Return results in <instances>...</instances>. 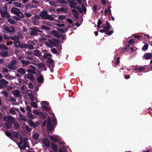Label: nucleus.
<instances>
[{"label": "nucleus", "instance_id": "obj_52", "mask_svg": "<svg viewBox=\"0 0 152 152\" xmlns=\"http://www.w3.org/2000/svg\"><path fill=\"white\" fill-rule=\"evenodd\" d=\"M27 115L28 117L30 119H33V115L31 113L28 112L27 113Z\"/></svg>", "mask_w": 152, "mask_h": 152}, {"label": "nucleus", "instance_id": "obj_27", "mask_svg": "<svg viewBox=\"0 0 152 152\" xmlns=\"http://www.w3.org/2000/svg\"><path fill=\"white\" fill-rule=\"evenodd\" d=\"M8 50V48L4 44H1L0 45V50Z\"/></svg>", "mask_w": 152, "mask_h": 152}, {"label": "nucleus", "instance_id": "obj_18", "mask_svg": "<svg viewBox=\"0 0 152 152\" xmlns=\"http://www.w3.org/2000/svg\"><path fill=\"white\" fill-rule=\"evenodd\" d=\"M1 15L2 17L9 18L11 17L10 15L7 12H7H2V13L1 14Z\"/></svg>", "mask_w": 152, "mask_h": 152}, {"label": "nucleus", "instance_id": "obj_40", "mask_svg": "<svg viewBox=\"0 0 152 152\" xmlns=\"http://www.w3.org/2000/svg\"><path fill=\"white\" fill-rule=\"evenodd\" d=\"M45 18V19H48L51 21H53L54 19V18L48 14L46 18Z\"/></svg>", "mask_w": 152, "mask_h": 152}, {"label": "nucleus", "instance_id": "obj_61", "mask_svg": "<svg viewBox=\"0 0 152 152\" xmlns=\"http://www.w3.org/2000/svg\"><path fill=\"white\" fill-rule=\"evenodd\" d=\"M26 129L28 131V132H31V129L28 126L26 125L25 127Z\"/></svg>", "mask_w": 152, "mask_h": 152}, {"label": "nucleus", "instance_id": "obj_44", "mask_svg": "<svg viewBox=\"0 0 152 152\" xmlns=\"http://www.w3.org/2000/svg\"><path fill=\"white\" fill-rule=\"evenodd\" d=\"M74 8H76L78 10V11L80 13H82L83 12V10L81 8L78 6H75Z\"/></svg>", "mask_w": 152, "mask_h": 152}, {"label": "nucleus", "instance_id": "obj_42", "mask_svg": "<svg viewBox=\"0 0 152 152\" xmlns=\"http://www.w3.org/2000/svg\"><path fill=\"white\" fill-rule=\"evenodd\" d=\"M148 45L146 44L142 47V49L143 51H145L148 49Z\"/></svg>", "mask_w": 152, "mask_h": 152}, {"label": "nucleus", "instance_id": "obj_1", "mask_svg": "<svg viewBox=\"0 0 152 152\" xmlns=\"http://www.w3.org/2000/svg\"><path fill=\"white\" fill-rule=\"evenodd\" d=\"M46 62L47 65L50 69H53L54 68V61L52 58H50L46 60Z\"/></svg>", "mask_w": 152, "mask_h": 152}, {"label": "nucleus", "instance_id": "obj_37", "mask_svg": "<svg viewBox=\"0 0 152 152\" xmlns=\"http://www.w3.org/2000/svg\"><path fill=\"white\" fill-rule=\"evenodd\" d=\"M20 92L17 90H16L13 93L14 95L17 97H18L20 96Z\"/></svg>", "mask_w": 152, "mask_h": 152}, {"label": "nucleus", "instance_id": "obj_11", "mask_svg": "<svg viewBox=\"0 0 152 152\" xmlns=\"http://www.w3.org/2000/svg\"><path fill=\"white\" fill-rule=\"evenodd\" d=\"M11 11L12 13L17 15L19 12H20V10L17 8L13 7L11 9Z\"/></svg>", "mask_w": 152, "mask_h": 152}, {"label": "nucleus", "instance_id": "obj_31", "mask_svg": "<svg viewBox=\"0 0 152 152\" xmlns=\"http://www.w3.org/2000/svg\"><path fill=\"white\" fill-rule=\"evenodd\" d=\"M52 56V55L50 53H47L46 55H44L43 56V58L45 59L47 58L49 59V58H51Z\"/></svg>", "mask_w": 152, "mask_h": 152}, {"label": "nucleus", "instance_id": "obj_8", "mask_svg": "<svg viewBox=\"0 0 152 152\" xmlns=\"http://www.w3.org/2000/svg\"><path fill=\"white\" fill-rule=\"evenodd\" d=\"M27 93L28 96L30 97L29 99L30 100L32 101H34V96L32 93L31 90L30 89L27 90Z\"/></svg>", "mask_w": 152, "mask_h": 152}, {"label": "nucleus", "instance_id": "obj_9", "mask_svg": "<svg viewBox=\"0 0 152 152\" xmlns=\"http://www.w3.org/2000/svg\"><path fill=\"white\" fill-rule=\"evenodd\" d=\"M51 33L55 37L60 38L61 36V34H60L56 30H53L51 32Z\"/></svg>", "mask_w": 152, "mask_h": 152}, {"label": "nucleus", "instance_id": "obj_14", "mask_svg": "<svg viewBox=\"0 0 152 152\" xmlns=\"http://www.w3.org/2000/svg\"><path fill=\"white\" fill-rule=\"evenodd\" d=\"M20 62L22 63V66H26L30 63V62L27 60H21Z\"/></svg>", "mask_w": 152, "mask_h": 152}, {"label": "nucleus", "instance_id": "obj_19", "mask_svg": "<svg viewBox=\"0 0 152 152\" xmlns=\"http://www.w3.org/2000/svg\"><path fill=\"white\" fill-rule=\"evenodd\" d=\"M28 124L31 126H33L34 128H36L37 126V125L36 126V123L32 121L29 120L28 121Z\"/></svg>", "mask_w": 152, "mask_h": 152}, {"label": "nucleus", "instance_id": "obj_20", "mask_svg": "<svg viewBox=\"0 0 152 152\" xmlns=\"http://www.w3.org/2000/svg\"><path fill=\"white\" fill-rule=\"evenodd\" d=\"M51 147L52 149L55 152H56L57 151V148L56 145L53 142H52L51 144Z\"/></svg>", "mask_w": 152, "mask_h": 152}, {"label": "nucleus", "instance_id": "obj_6", "mask_svg": "<svg viewBox=\"0 0 152 152\" xmlns=\"http://www.w3.org/2000/svg\"><path fill=\"white\" fill-rule=\"evenodd\" d=\"M30 29L31 30H32V31H31L30 32V35L31 36L34 35L37 36L39 34L37 31L34 30V29H37L36 27H34L33 28L30 27Z\"/></svg>", "mask_w": 152, "mask_h": 152}, {"label": "nucleus", "instance_id": "obj_53", "mask_svg": "<svg viewBox=\"0 0 152 152\" xmlns=\"http://www.w3.org/2000/svg\"><path fill=\"white\" fill-rule=\"evenodd\" d=\"M111 7L110 6H108L107 9H106L104 11V15H105L107 13V11H109V10H110Z\"/></svg>", "mask_w": 152, "mask_h": 152}, {"label": "nucleus", "instance_id": "obj_15", "mask_svg": "<svg viewBox=\"0 0 152 152\" xmlns=\"http://www.w3.org/2000/svg\"><path fill=\"white\" fill-rule=\"evenodd\" d=\"M42 142L46 147H49L50 146V142L48 139H44L43 140Z\"/></svg>", "mask_w": 152, "mask_h": 152}, {"label": "nucleus", "instance_id": "obj_35", "mask_svg": "<svg viewBox=\"0 0 152 152\" xmlns=\"http://www.w3.org/2000/svg\"><path fill=\"white\" fill-rule=\"evenodd\" d=\"M7 20L10 24L14 25L16 23L15 21L11 18H8Z\"/></svg>", "mask_w": 152, "mask_h": 152}, {"label": "nucleus", "instance_id": "obj_24", "mask_svg": "<svg viewBox=\"0 0 152 152\" xmlns=\"http://www.w3.org/2000/svg\"><path fill=\"white\" fill-rule=\"evenodd\" d=\"M26 48L30 50H32L34 49V46L33 45L30 44H26Z\"/></svg>", "mask_w": 152, "mask_h": 152}, {"label": "nucleus", "instance_id": "obj_36", "mask_svg": "<svg viewBox=\"0 0 152 152\" xmlns=\"http://www.w3.org/2000/svg\"><path fill=\"white\" fill-rule=\"evenodd\" d=\"M25 7L26 9H28L29 8H33L34 7L32 4H31L29 3H28L25 5Z\"/></svg>", "mask_w": 152, "mask_h": 152}, {"label": "nucleus", "instance_id": "obj_56", "mask_svg": "<svg viewBox=\"0 0 152 152\" xmlns=\"http://www.w3.org/2000/svg\"><path fill=\"white\" fill-rule=\"evenodd\" d=\"M10 38L11 39L14 41L18 40V37L16 36L11 37Z\"/></svg>", "mask_w": 152, "mask_h": 152}, {"label": "nucleus", "instance_id": "obj_4", "mask_svg": "<svg viewBox=\"0 0 152 152\" xmlns=\"http://www.w3.org/2000/svg\"><path fill=\"white\" fill-rule=\"evenodd\" d=\"M3 28L4 30L9 33H13L15 31V29L12 27H9L7 26H3Z\"/></svg>", "mask_w": 152, "mask_h": 152}, {"label": "nucleus", "instance_id": "obj_7", "mask_svg": "<svg viewBox=\"0 0 152 152\" xmlns=\"http://www.w3.org/2000/svg\"><path fill=\"white\" fill-rule=\"evenodd\" d=\"M68 3L70 5L69 7L71 8H74L77 5V3L75 0H67Z\"/></svg>", "mask_w": 152, "mask_h": 152}, {"label": "nucleus", "instance_id": "obj_57", "mask_svg": "<svg viewBox=\"0 0 152 152\" xmlns=\"http://www.w3.org/2000/svg\"><path fill=\"white\" fill-rule=\"evenodd\" d=\"M31 106L35 108L37 107L38 106L35 102H32L31 103Z\"/></svg>", "mask_w": 152, "mask_h": 152}, {"label": "nucleus", "instance_id": "obj_32", "mask_svg": "<svg viewBox=\"0 0 152 152\" xmlns=\"http://www.w3.org/2000/svg\"><path fill=\"white\" fill-rule=\"evenodd\" d=\"M57 12H66L67 10L65 8L61 7L60 8H57L56 9Z\"/></svg>", "mask_w": 152, "mask_h": 152}, {"label": "nucleus", "instance_id": "obj_33", "mask_svg": "<svg viewBox=\"0 0 152 152\" xmlns=\"http://www.w3.org/2000/svg\"><path fill=\"white\" fill-rule=\"evenodd\" d=\"M41 29L43 30H45L47 31H48L50 30L51 28L46 26L45 25H43L42 26V27L41 28Z\"/></svg>", "mask_w": 152, "mask_h": 152}, {"label": "nucleus", "instance_id": "obj_64", "mask_svg": "<svg viewBox=\"0 0 152 152\" xmlns=\"http://www.w3.org/2000/svg\"><path fill=\"white\" fill-rule=\"evenodd\" d=\"M10 113H11L12 114L14 115L15 114V112L14 110L13 109H11L9 111Z\"/></svg>", "mask_w": 152, "mask_h": 152}, {"label": "nucleus", "instance_id": "obj_12", "mask_svg": "<svg viewBox=\"0 0 152 152\" xmlns=\"http://www.w3.org/2000/svg\"><path fill=\"white\" fill-rule=\"evenodd\" d=\"M71 11L73 12V15L76 19H78L79 18L78 13L77 12L75 9H73Z\"/></svg>", "mask_w": 152, "mask_h": 152}, {"label": "nucleus", "instance_id": "obj_58", "mask_svg": "<svg viewBox=\"0 0 152 152\" xmlns=\"http://www.w3.org/2000/svg\"><path fill=\"white\" fill-rule=\"evenodd\" d=\"M12 134L15 137L17 138L18 137V132L14 131L12 132Z\"/></svg>", "mask_w": 152, "mask_h": 152}, {"label": "nucleus", "instance_id": "obj_43", "mask_svg": "<svg viewBox=\"0 0 152 152\" xmlns=\"http://www.w3.org/2000/svg\"><path fill=\"white\" fill-rule=\"evenodd\" d=\"M145 68L144 67H141L139 68H135L134 69V70L135 71H137L138 70H139V71H140L139 72L140 73L141 71H143L145 70Z\"/></svg>", "mask_w": 152, "mask_h": 152}, {"label": "nucleus", "instance_id": "obj_28", "mask_svg": "<svg viewBox=\"0 0 152 152\" xmlns=\"http://www.w3.org/2000/svg\"><path fill=\"white\" fill-rule=\"evenodd\" d=\"M34 76L32 74H28L27 77V78L31 80L32 82L34 81Z\"/></svg>", "mask_w": 152, "mask_h": 152}, {"label": "nucleus", "instance_id": "obj_10", "mask_svg": "<svg viewBox=\"0 0 152 152\" xmlns=\"http://www.w3.org/2000/svg\"><path fill=\"white\" fill-rule=\"evenodd\" d=\"M9 53L7 51H1L0 52V54L2 57L7 58L9 56Z\"/></svg>", "mask_w": 152, "mask_h": 152}, {"label": "nucleus", "instance_id": "obj_54", "mask_svg": "<svg viewBox=\"0 0 152 152\" xmlns=\"http://www.w3.org/2000/svg\"><path fill=\"white\" fill-rule=\"evenodd\" d=\"M49 4L50 5L53 6L54 7H56V4L55 1H50L49 2Z\"/></svg>", "mask_w": 152, "mask_h": 152}, {"label": "nucleus", "instance_id": "obj_21", "mask_svg": "<svg viewBox=\"0 0 152 152\" xmlns=\"http://www.w3.org/2000/svg\"><path fill=\"white\" fill-rule=\"evenodd\" d=\"M7 67L11 70L13 69L15 70L16 69V67L15 65H13V64H12L10 63L7 66Z\"/></svg>", "mask_w": 152, "mask_h": 152}, {"label": "nucleus", "instance_id": "obj_5", "mask_svg": "<svg viewBox=\"0 0 152 152\" xmlns=\"http://www.w3.org/2000/svg\"><path fill=\"white\" fill-rule=\"evenodd\" d=\"M48 135L50 139L53 142H57L60 144H63L62 142H60V141L58 140L57 138L56 137L53 136L49 135V134H48Z\"/></svg>", "mask_w": 152, "mask_h": 152}, {"label": "nucleus", "instance_id": "obj_48", "mask_svg": "<svg viewBox=\"0 0 152 152\" xmlns=\"http://www.w3.org/2000/svg\"><path fill=\"white\" fill-rule=\"evenodd\" d=\"M38 115L39 116L43 118H45V116L44 113H43L42 112H39Z\"/></svg>", "mask_w": 152, "mask_h": 152}, {"label": "nucleus", "instance_id": "obj_62", "mask_svg": "<svg viewBox=\"0 0 152 152\" xmlns=\"http://www.w3.org/2000/svg\"><path fill=\"white\" fill-rule=\"evenodd\" d=\"M26 44H24V43L21 44L20 45V47L22 48H26Z\"/></svg>", "mask_w": 152, "mask_h": 152}, {"label": "nucleus", "instance_id": "obj_17", "mask_svg": "<svg viewBox=\"0 0 152 152\" xmlns=\"http://www.w3.org/2000/svg\"><path fill=\"white\" fill-rule=\"evenodd\" d=\"M8 83V81L4 79H3L0 80V83L3 86H5Z\"/></svg>", "mask_w": 152, "mask_h": 152}, {"label": "nucleus", "instance_id": "obj_38", "mask_svg": "<svg viewBox=\"0 0 152 152\" xmlns=\"http://www.w3.org/2000/svg\"><path fill=\"white\" fill-rule=\"evenodd\" d=\"M52 121L53 123V125L56 126L57 125V121L56 118L55 117H53L52 119Z\"/></svg>", "mask_w": 152, "mask_h": 152}, {"label": "nucleus", "instance_id": "obj_49", "mask_svg": "<svg viewBox=\"0 0 152 152\" xmlns=\"http://www.w3.org/2000/svg\"><path fill=\"white\" fill-rule=\"evenodd\" d=\"M17 15L19 17L22 18H24V17L23 14L20 11V12H19Z\"/></svg>", "mask_w": 152, "mask_h": 152}, {"label": "nucleus", "instance_id": "obj_2", "mask_svg": "<svg viewBox=\"0 0 152 152\" xmlns=\"http://www.w3.org/2000/svg\"><path fill=\"white\" fill-rule=\"evenodd\" d=\"M48 121L47 124V129L49 131L53 130L54 127L51 121L50 118L49 117L48 118Z\"/></svg>", "mask_w": 152, "mask_h": 152}, {"label": "nucleus", "instance_id": "obj_16", "mask_svg": "<svg viewBox=\"0 0 152 152\" xmlns=\"http://www.w3.org/2000/svg\"><path fill=\"white\" fill-rule=\"evenodd\" d=\"M144 56L146 60L151 59L152 58V54L151 53H147L145 54Z\"/></svg>", "mask_w": 152, "mask_h": 152}, {"label": "nucleus", "instance_id": "obj_45", "mask_svg": "<svg viewBox=\"0 0 152 152\" xmlns=\"http://www.w3.org/2000/svg\"><path fill=\"white\" fill-rule=\"evenodd\" d=\"M42 107L47 111L48 112L50 110V108L45 105H43L42 106Z\"/></svg>", "mask_w": 152, "mask_h": 152}, {"label": "nucleus", "instance_id": "obj_55", "mask_svg": "<svg viewBox=\"0 0 152 152\" xmlns=\"http://www.w3.org/2000/svg\"><path fill=\"white\" fill-rule=\"evenodd\" d=\"M25 15L27 18H30L31 16V14L27 12L24 13Z\"/></svg>", "mask_w": 152, "mask_h": 152}, {"label": "nucleus", "instance_id": "obj_3", "mask_svg": "<svg viewBox=\"0 0 152 152\" xmlns=\"http://www.w3.org/2000/svg\"><path fill=\"white\" fill-rule=\"evenodd\" d=\"M4 120L7 122L11 124L14 121V118L13 117L10 115H8L7 116H5L4 117Z\"/></svg>", "mask_w": 152, "mask_h": 152}, {"label": "nucleus", "instance_id": "obj_41", "mask_svg": "<svg viewBox=\"0 0 152 152\" xmlns=\"http://www.w3.org/2000/svg\"><path fill=\"white\" fill-rule=\"evenodd\" d=\"M20 43V41L18 40L14 42V46L16 48H18L19 44Z\"/></svg>", "mask_w": 152, "mask_h": 152}, {"label": "nucleus", "instance_id": "obj_22", "mask_svg": "<svg viewBox=\"0 0 152 152\" xmlns=\"http://www.w3.org/2000/svg\"><path fill=\"white\" fill-rule=\"evenodd\" d=\"M7 7L6 6H4V7H1L0 8V13L1 14L2 12H7Z\"/></svg>", "mask_w": 152, "mask_h": 152}, {"label": "nucleus", "instance_id": "obj_63", "mask_svg": "<svg viewBox=\"0 0 152 152\" xmlns=\"http://www.w3.org/2000/svg\"><path fill=\"white\" fill-rule=\"evenodd\" d=\"M111 28H110V27L105 26V27L104 29V31H105V34L106 33V32L108 31H109V29H111Z\"/></svg>", "mask_w": 152, "mask_h": 152}, {"label": "nucleus", "instance_id": "obj_46", "mask_svg": "<svg viewBox=\"0 0 152 152\" xmlns=\"http://www.w3.org/2000/svg\"><path fill=\"white\" fill-rule=\"evenodd\" d=\"M5 134L8 137H13V136L12 135V134L11 132L8 131H6L5 132Z\"/></svg>", "mask_w": 152, "mask_h": 152}, {"label": "nucleus", "instance_id": "obj_59", "mask_svg": "<svg viewBox=\"0 0 152 152\" xmlns=\"http://www.w3.org/2000/svg\"><path fill=\"white\" fill-rule=\"evenodd\" d=\"M66 18V17L64 15H60L58 17V19L60 20H62L65 19Z\"/></svg>", "mask_w": 152, "mask_h": 152}, {"label": "nucleus", "instance_id": "obj_13", "mask_svg": "<svg viewBox=\"0 0 152 152\" xmlns=\"http://www.w3.org/2000/svg\"><path fill=\"white\" fill-rule=\"evenodd\" d=\"M48 13L46 11H43L40 13V17L43 19H45L48 15Z\"/></svg>", "mask_w": 152, "mask_h": 152}, {"label": "nucleus", "instance_id": "obj_23", "mask_svg": "<svg viewBox=\"0 0 152 152\" xmlns=\"http://www.w3.org/2000/svg\"><path fill=\"white\" fill-rule=\"evenodd\" d=\"M33 55L39 56H41L39 50H34Z\"/></svg>", "mask_w": 152, "mask_h": 152}, {"label": "nucleus", "instance_id": "obj_47", "mask_svg": "<svg viewBox=\"0 0 152 152\" xmlns=\"http://www.w3.org/2000/svg\"><path fill=\"white\" fill-rule=\"evenodd\" d=\"M13 4L15 6L18 7H21L22 4L18 2H14Z\"/></svg>", "mask_w": 152, "mask_h": 152}, {"label": "nucleus", "instance_id": "obj_60", "mask_svg": "<svg viewBox=\"0 0 152 152\" xmlns=\"http://www.w3.org/2000/svg\"><path fill=\"white\" fill-rule=\"evenodd\" d=\"M113 32V30L111 31H108L107 32H106L105 34L107 35H111Z\"/></svg>", "mask_w": 152, "mask_h": 152}, {"label": "nucleus", "instance_id": "obj_25", "mask_svg": "<svg viewBox=\"0 0 152 152\" xmlns=\"http://www.w3.org/2000/svg\"><path fill=\"white\" fill-rule=\"evenodd\" d=\"M37 80L39 83H42L44 81V78L42 75H40L37 77Z\"/></svg>", "mask_w": 152, "mask_h": 152}, {"label": "nucleus", "instance_id": "obj_39", "mask_svg": "<svg viewBox=\"0 0 152 152\" xmlns=\"http://www.w3.org/2000/svg\"><path fill=\"white\" fill-rule=\"evenodd\" d=\"M22 144L23 142H21L20 143H18V146L20 147V149L24 150V149H25L26 148L23 145L22 146H20V145H22Z\"/></svg>", "mask_w": 152, "mask_h": 152}, {"label": "nucleus", "instance_id": "obj_34", "mask_svg": "<svg viewBox=\"0 0 152 152\" xmlns=\"http://www.w3.org/2000/svg\"><path fill=\"white\" fill-rule=\"evenodd\" d=\"M57 29L58 31L61 32L63 33H66V32L67 31V29L66 28H65V29L62 28H56Z\"/></svg>", "mask_w": 152, "mask_h": 152}, {"label": "nucleus", "instance_id": "obj_26", "mask_svg": "<svg viewBox=\"0 0 152 152\" xmlns=\"http://www.w3.org/2000/svg\"><path fill=\"white\" fill-rule=\"evenodd\" d=\"M17 72L21 74L22 75L25 74L26 72L24 69L22 68H20L17 70Z\"/></svg>", "mask_w": 152, "mask_h": 152}, {"label": "nucleus", "instance_id": "obj_50", "mask_svg": "<svg viewBox=\"0 0 152 152\" xmlns=\"http://www.w3.org/2000/svg\"><path fill=\"white\" fill-rule=\"evenodd\" d=\"M20 127V125L19 123L15 124L14 125V129L15 130H17Z\"/></svg>", "mask_w": 152, "mask_h": 152}, {"label": "nucleus", "instance_id": "obj_30", "mask_svg": "<svg viewBox=\"0 0 152 152\" xmlns=\"http://www.w3.org/2000/svg\"><path fill=\"white\" fill-rule=\"evenodd\" d=\"M37 66L39 69H42L45 67V65L43 63H39L37 64Z\"/></svg>", "mask_w": 152, "mask_h": 152}, {"label": "nucleus", "instance_id": "obj_29", "mask_svg": "<svg viewBox=\"0 0 152 152\" xmlns=\"http://www.w3.org/2000/svg\"><path fill=\"white\" fill-rule=\"evenodd\" d=\"M39 137V134L37 133H35L32 135L33 138L35 140H38Z\"/></svg>", "mask_w": 152, "mask_h": 152}, {"label": "nucleus", "instance_id": "obj_51", "mask_svg": "<svg viewBox=\"0 0 152 152\" xmlns=\"http://www.w3.org/2000/svg\"><path fill=\"white\" fill-rule=\"evenodd\" d=\"M35 70L33 69H28L27 70V72L28 73H31L34 74H35Z\"/></svg>", "mask_w": 152, "mask_h": 152}]
</instances>
